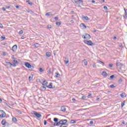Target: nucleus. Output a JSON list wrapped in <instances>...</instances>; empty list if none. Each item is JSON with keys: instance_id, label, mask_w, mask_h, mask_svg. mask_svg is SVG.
<instances>
[{"instance_id": "obj_1", "label": "nucleus", "mask_w": 127, "mask_h": 127, "mask_svg": "<svg viewBox=\"0 0 127 127\" xmlns=\"http://www.w3.org/2000/svg\"><path fill=\"white\" fill-rule=\"evenodd\" d=\"M83 42L85 44L89 45V46H94V43L91 40H84Z\"/></svg>"}, {"instance_id": "obj_2", "label": "nucleus", "mask_w": 127, "mask_h": 127, "mask_svg": "<svg viewBox=\"0 0 127 127\" xmlns=\"http://www.w3.org/2000/svg\"><path fill=\"white\" fill-rule=\"evenodd\" d=\"M6 117V114L3 110H0V118L3 119V118H5Z\"/></svg>"}, {"instance_id": "obj_3", "label": "nucleus", "mask_w": 127, "mask_h": 127, "mask_svg": "<svg viewBox=\"0 0 127 127\" xmlns=\"http://www.w3.org/2000/svg\"><path fill=\"white\" fill-rule=\"evenodd\" d=\"M61 126H66V125H68L67 124V123H68V121L67 120H61Z\"/></svg>"}, {"instance_id": "obj_4", "label": "nucleus", "mask_w": 127, "mask_h": 127, "mask_svg": "<svg viewBox=\"0 0 127 127\" xmlns=\"http://www.w3.org/2000/svg\"><path fill=\"white\" fill-rule=\"evenodd\" d=\"M116 65L117 67H119V68H122L124 66V64H122L121 62H119L118 61L116 62Z\"/></svg>"}, {"instance_id": "obj_5", "label": "nucleus", "mask_w": 127, "mask_h": 127, "mask_svg": "<svg viewBox=\"0 0 127 127\" xmlns=\"http://www.w3.org/2000/svg\"><path fill=\"white\" fill-rule=\"evenodd\" d=\"M73 2L76 4H80V3H83V0H73Z\"/></svg>"}, {"instance_id": "obj_6", "label": "nucleus", "mask_w": 127, "mask_h": 127, "mask_svg": "<svg viewBox=\"0 0 127 127\" xmlns=\"http://www.w3.org/2000/svg\"><path fill=\"white\" fill-rule=\"evenodd\" d=\"M14 56H13L11 57V59H13V62L16 64H18V62L17 61V58H14L13 57Z\"/></svg>"}, {"instance_id": "obj_7", "label": "nucleus", "mask_w": 127, "mask_h": 127, "mask_svg": "<svg viewBox=\"0 0 127 127\" xmlns=\"http://www.w3.org/2000/svg\"><path fill=\"white\" fill-rule=\"evenodd\" d=\"M34 115L36 116V117H37L38 118H41V115L36 112H34Z\"/></svg>"}, {"instance_id": "obj_8", "label": "nucleus", "mask_w": 127, "mask_h": 127, "mask_svg": "<svg viewBox=\"0 0 127 127\" xmlns=\"http://www.w3.org/2000/svg\"><path fill=\"white\" fill-rule=\"evenodd\" d=\"M85 35L86 40H89V39H90V38H91V35H90V34L85 33Z\"/></svg>"}, {"instance_id": "obj_9", "label": "nucleus", "mask_w": 127, "mask_h": 127, "mask_svg": "<svg viewBox=\"0 0 127 127\" xmlns=\"http://www.w3.org/2000/svg\"><path fill=\"white\" fill-rule=\"evenodd\" d=\"M25 66H26L27 68H30L32 67L31 64H29L28 62H26L25 63Z\"/></svg>"}, {"instance_id": "obj_10", "label": "nucleus", "mask_w": 127, "mask_h": 127, "mask_svg": "<svg viewBox=\"0 0 127 127\" xmlns=\"http://www.w3.org/2000/svg\"><path fill=\"white\" fill-rule=\"evenodd\" d=\"M53 83L52 82L50 83L49 85H47V88H49L50 89H54L53 86H52Z\"/></svg>"}, {"instance_id": "obj_11", "label": "nucleus", "mask_w": 127, "mask_h": 127, "mask_svg": "<svg viewBox=\"0 0 127 127\" xmlns=\"http://www.w3.org/2000/svg\"><path fill=\"white\" fill-rule=\"evenodd\" d=\"M17 49V45H14L12 47V50L14 52Z\"/></svg>"}, {"instance_id": "obj_12", "label": "nucleus", "mask_w": 127, "mask_h": 127, "mask_svg": "<svg viewBox=\"0 0 127 127\" xmlns=\"http://www.w3.org/2000/svg\"><path fill=\"white\" fill-rule=\"evenodd\" d=\"M80 27H82L83 29H86L87 28V26L85 25V24L82 23L80 24Z\"/></svg>"}, {"instance_id": "obj_13", "label": "nucleus", "mask_w": 127, "mask_h": 127, "mask_svg": "<svg viewBox=\"0 0 127 127\" xmlns=\"http://www.w3.org/2000/svg\"><path fill=\"white\" fill-rule=\"evenodd\" d=\"M6 124V120H5V119H3L2 121H1L2 126H5Z\"/></svg>"}, {"instance_id": "obj_14", "label": "nucleus", "mask_w": 127, "mask_h": 127, "mask_svg": "<svg viewBox=\"0 0 127 127\" xmlns=\"http://www.w3.org/2000/svg\"><path fill=\"white\" fill-rule=\"evenodd\" d=\"M43 86H47L48 85V82H47L46 80L43 81V83H42Z\"/></svg>"}, {"instance_id": "obj_15", "label": "nucleus", "mask_w": 127, "mask_h": 127, "mask_svg": "<svg viewBox=\"0 0 127 127\" xmlns=\"http://www.w3.org/2000/svg\"><path fill=\"white\" fill-rule=\"evenodd\" d=\"M120 96L121 98H126V97H127V94L126 93L123 92L122 94H120Z\"/></svg>"}, {"instance_id": "obj_16", "label": "nucleus", "mask_w": 127, "mask_h": 127, "mask_svg": "<svg viewBox=\"0 0 127 127\" xmlns=\"http://www.w3.org/2000/svg\"><path fill=\"white\" fill-rule=\"evenodd\" d=\"M55 75H56V78H61V75H60V74H59V73L58 72H56Z\"/></svg>"}, {"instance_id": "obj_17", "label": "nucleus", "mask_w": 127, "mask_h": 127, "mask_svg": "<svg viewBox=\"0 0 127 127\" xmlns=\"http://www.w3.org/2000/svg\"><path fill=\"white\" fill-rule=\"evenodd\" d=\"M46 56H47V57H51V53L49 52H47L46 54Z\"/></svg>"}, {"instance_id": "obj_18", "label": "nucleus", "mask_w": 127, "mask_h": 127, "mask_svg": "<svg viewBox=\"0 0 127 127\" xmlns=\"http://www.w3.org/2000/svg\"><path fill=\"white\" fill-rule=\"evenodd\" d=\"M61 112H65L66 111V108L65 107L62 106L61 108Z\"/></svg>"}, {"instance_id": "obj_19", "label": "nucleus", "mask_w": 127, "mask_h": 127, "mask_svg": "<svg viewBox=\"0 0 127 127\" xmlns=\"http://www.w3.org/2000/svg\"><path fill=\"white\" fill-rule=\"evenodd\" d=\"M41 90H42V91H46V87L44 86H42L41 87Z\"/></svg>"}, {"instance_id": "obj_20", "label": "nucleus", "mask_w": 127, "mask_h": 127, "mask_svg": "<svg viewBox=\"0 0 127 127\" xmlns=\"http://www.w3.org/2000/svg\"><path fill=\"white\" fill-rule=\"evenodd\" d=\"M102 76H104V77H107V76H108V74L106 71H103L102 72Z\"/></svg>"}, {"instance_id": "obj_21", "label": "nucleus", "mask_w": 127, "mask_h": 127, "mask_svg": "<svg viewBox=\"0 0 127 127\" xmlns=\"http://www.w3.org/2000/svg\"><path fill=\"white\" fill-rule=\"evenodd\" d=\"M124 10L125 12V14L123 15L124 18H127V10H126V8H124Z\"/></svg>"}, {"instance_id": "obj_22", "label": "nucleus", "mask_w": 127, "mask_h": 127, "mask_svg": "<svg viewBox=\"0 0 127 127\" xmlns=\"http://www.w3.org/2000/svg\"><path fill=\"white\" fill-rule=\"evenodd\" d=\"M12 121L13 123H16L17 122V120L16 119V118H15V117H13L12 119Z\"/></svg>"}, {"instance_id": "obj_23", "label": "nucleus", "mask_w": 127, "mask_h": 127, "mask_svg": "<svg viewBox=\"0 0 127 127\" xmlns=\"http://www.w3.org/2000/svg\"><path fill=\"white\" fill-rule=\"evenodd\" d=\"M33 46H34V47H36V48H37V47L39 46V44L36 43L34 44Z\"/></svg>"}, {"instance_id": "obj_24", "label": "nucleus", "mask_w": 127, "mask_h": 127, "mask_svg": "<svg viewBox=\"0 0 127 127\" xmlns=\"http://www.w3.org/2000/svg\"><path fill=\"white\" fill-rule=\"evenodd\" d=\"M83 64H84V65L85 66H86V65H87L88 62H87V61L86 60H84L83 61Z\"/></svg>"}, {"instance_id": "obj_25", "label": "nucleus", "mask_w": 127, "mask_h": 127, "mask_svg": "<svg viewBox=\"0 0 127 127\" xmlns=\"http://www.w3.org/2000/svg\"><path fill=\"white\" fill-rule=\"evenodd\" d=\"M76 121H77L76 120H72L70 121V123L71 124H76Z\"/></svg>"}, {"instance_id": "obj_26", "label": "nucleus", "mask_w": 127, "mask_h": 127, "mask_svg": "<svg viewBox=\"0 0 127 127\" xmlns=\"http://www.w3.org/2000/svg\"><path fill=\"white\" fill-rule=\"evenodd\" d=\"M125 104H126V101H124L122 102L121 108H124V106H125Z\"/></svg>"}, {"instance_id": "obj_27", "label": "nucleus", "mask_w": 127, "mask_h": 127, "mask_svg": "<svg viewBox=\"0 0 127 127\" xmlns=\"http://www.w3.org/2000/svg\"><path fill=\"white\" fill-rule=\"evenodd\" d=\"M5 63H6V64H7L8 65H9L10 67H11V66H12V64H11L10 62H7Z\"/></svg>"}, {"instance_id": "obj_28", "label": "nucleus", "mask_w": 127, "mask_h": 127, "mask_svg": "<svg viewBox=\"0 0 127 127\" xmlns=\"http://www.w3.org/2000/svg\"><path fill=\"white\" fill-rule=\"evenodd\" d=\"M83 18H84L85 20H89V17H88V16H83Z\"/></svg>"}, {"instance_id": "obj_29", "label": "nucleus", "mask_w": 127, "mask_h": 127, "mask_svg": "<svg viewBox=\"0 0 127 127\" xmlns=\"http://www.w3.org/2000/svg\"><path fill=\"white\" fill-rule=\"evenodd\" d=\"M46 16H49L50 15H52V14H51V12H47L46 14Z\"/></svg>"}, {"instance_id": "obj_30", "label": "nucleus", "mask_w": 127, "mask_h": 127, "mask_svg": "<svg viewBox=\"0 0 127 127\" xmlns=\"http://www.w3.org/2000/svg\"><path fill=\"white\" fill-rule=\"evenodd\" d=\"M26 2H28V4H29L30 5H32V4H33V3L30 2V0L26 1Z\"/></svg>"}, {"instance_id": "obj_31", "label": "nucleus", "mask_w": 127, "mask_h": 127, "mask_svg": "<svg viewBox=\"0 0 127 127\" xmlns=\"http://www.w3.org/2000/svg\"><path fill=\"white\" fill-rule=\"evenodd\" d=\"M54 122H55V123H57L58 122V118H54Z\"/></svg>"}, {"instance_id": "obj_32", "label": "nucleus", "mask_w": 127, "mask_h": 127, "mask_svg": "<svg viewBox=\"0 0 127 127\" xmlns=\"http://www.w3.org/2000/svg\"><path fill=\"white\" fill-rule=\"evenodd\" d=\"M43 71H44V70H43V68H42V67L39 68V72H41V73H42Z\"/></svg>"}, {"instance_id": "obj_33", "label": "nucleus", "mask_w": 127, "mask_h": 127, "mask_svg": "<svg viewBox=\"0 0 127 127\" xmlns=\"http://www.w3.org/2000/svg\"><path fill=\"white\" fill-rule=\"evenodd\" d=\"M0 39H1V40H4V39H5V37H4V36H1L0 37Z\"/></svg>"}, {"instance_id": "obj_34", "label": "nucleus", "mask_w": 127, "mask_h": 127, "mask_svg": "<svg viewBox=\"0 0 127 127\" xmlns=\"http://www.w3.org/2000/svg\"><path fill=\"white\" fill-rule=\"evenodd\" d=\"M57 125H58V126H60V125L61 126V120H60V121L59 122H57Z\"/></svg>"}, {"instance_id": "obj_35", "label": "nucleus", "mask_w": 127, "mask_h": 127, "mask_svg": "<svg viewBox=\"0 0 127 127\" xmlns=\"http://www.w3.org/2000/svg\"><path fill=\"white\" fill-rule=\"evenodd\" d=\"M110 88H116V86L114 84H111L110 85Z\"/></svg>"}, {"instance_id": "obj_36", "label": "nucleus", "mask_w": 127, "mask_h": 127, "mask_svg": "<svg viewBox=\"0 0 127 127\" xmlns=\"http://www.w3.org/2000/svg\"><path fill=\"white\" fill-rule=\"evenodd\" d=\"M60 127H68V125H61Z\"/></svg>"}, {"instance_id": "obj_37", "label": "nucleus", "mask_w": 127, "mask_h": 127, "mask_svg": "<svg viewBox=\"0 0 127 127\" xmlns=\"http://www.w3.org/2000/svg\"><path fill=\"white\" fill-rule=\"evenodd\" d=\"M33 78V77L32 76H29V81H32Z\"/></svg>"}, {"instance_id": "obj_38", "label": "nucleus", "mask_w": 127, "mask_h": 127, "mask_svg": "<svg viewBox=\"0 0 127 127\" xmlns=\"http://www.w3.org/2000/svg\"><path fill=\"white\" fill-rule=\"evenodd\" d=\"M51 27H52L51 25H48L47 26V28H48V29H50V28H51Z\"/></svg>"}, {"instance_id": "obj_39", "label": "nucleus", "mask_w": 127, "mask_h": 127, "mask_svg": "<svg viewBox=\"0 0 127 127\" xmlns=\"http://www.w3.org/2000/svg\"><path fill=\"white\" fill-rule=\"evenodd\" d=\"M103 8L105 10H108V7H107V6H104Z\"/></svg>"}, {"instance_id": "obj_40", "label": "nucleus", "mask_w": 127, "mask_h": 127, "mask_svg": "<svg viewBox=\"0 0 127 127\" xmlns=\"http://www.w3.org/2000/svg\"><path fill=\"white\" fill-rule=\"evenodd\" d=\"M44 126H46V125H47V121H46V120H44Z\"/></svg>"}, {"instance_id": "obj_41", "label": "nucleus", "mask_w": 127, "mask_h": 127, "mask_svg": "<svg viewBox=\"0 0 127 127\" xmlns=\"http://www.w3.org/2000/svg\"><path fill=\"white\" fill-rule=\"evenodd\" d=\"M110 79H114L115 78V75H112L110 76Z\"/></svg>"}, {"instance_id": "obj_42", "label": "nucleus", "mask_w": 127, "mask_h": 127, "mask_svg": "<svg viewBox=\"0 0 127 127\" xmlns=\"http://www.w3.org/2000/svg\"><path fill=\"white\" fill-rule=\"evenodd\" d=\"M122 82H123V80H122V79H120L118 80V83H119V84H121V83H122Z\"/></svg>"}, {"instance_id": "obj_43", "label": "nucleus", "mask_w": 127, "mask_h": 127, "mask_svg": "<svg viewBox=\"0 0 127 127\" xmlns=\"http://www.w3.org/2000/svg\"><path fill=\"white\" fill-rule=\"evenodd\" d=\"M48 73L49 74H51V68H50L49 70H48Z\"/></svg>"}, {"instance_id": "obj_44", "label": "nucleus", "mask_w": 127, "mask_h": 127, "mask_svg": "<svg viewBox=\"0 0 127 127\" xmlns=\"http://www.w3.org/2000/svg\"><path fill=\"white\" fill-rule=\"evenodd\" d=\"M89 124L90 125H93L94 124V122H93V121H91L90 122H89Z\"/></svg>"}, {"instance_id": "obj_45", "label": "nucleus", "mask_w": 127, "mask_h": 127, "mask_svg": "<svg viewBox=\"0 0 127 127\" xmlns=\"http://www.w3.org/2000/svg\"><path fill=\"white\" fill-rule=\"evenodd\" d=\"M19 34H22L23 33V31L20 30V31L19 32Z\"/></svg>"}, {"instance_id": "obj_46", "label": "nucleus", "mask_w": 127, "mask_h": 127, "mask_svg": "<svg viewBox=\"0 0 127 127\" xmlns=\"http://www.w3.org/2000/svg\"><path fill=\"white\" fill-rule=\"evenodd\" d=\"M57 122H56V123H54V127H57V126H58V125H57Z\"/></svg>"}, {"instance_id": "obj_47", "label": "nucleus", "mask_w": 127, "mask_h": 127, "mask_svg": "<svg viewBox=\"0 0 127 127\" xmlns=\"http://www.w3.org/2000/svg\"><path fill=\"white\" fill-rule=\"evenodd\" d=\"M60 24H61V23H60V22H56V25H60Z\"/></svg>"}, {"instance_id": "obj_48", "label": "nucleus", "mask_w": 127, "mask_h": 127, "mask_svg": "<svg viewBox=\"0 0 127 127\" xmlns=\"http://www.w3.org/2000/svg\"><path fill=\"white\" fill-rule=\"evenodd\" d=\"M6 9L4 8V7H2V10H3V11H5Z\"/></svg>"}, {"instance_id": "obj_49", "label": "nucleus", "mask_w": 127, "mask_h": 127, "mask_svg": "<svg viewBox=\"0 0 127 127\" xmlns=\"http://www.w3.org/2000/svg\"><path fill=\"white\" fill-rule=\"evenodd\" d=\"M5 8H6V9H8V8H10V6H5Z\"/></svg>"}, {"instance_id": "obj_50", "label": "nucleus", "mask_w": 127, "mask_h": 127, "mask_svg": "<svg viewBox=\"0 0 127 127\" xmlns=\"http://www.w3.org/2000/svg\"><path fill=\"white\" fill-rule=\"evenodd\" d=\"M82 38H83L84 39H86V36L85 35V34H84V35H82Z\"/></svg>"}, {"instance_id": "obj_51", "label": "nucleus", "mask_w": 127, "mask_h": 127, "mask_svg": "<svg viewBox=\"0 0 127 127\" xmlns=\"http://www.w3.org/2000/svg\"><path fill=\"white\" fill-rule=\"evenodd\" d=\"M82 100H86V97L85 96H83L82 97Z\"/></svg>"}, {"instance_id": "obj_52", "label": "nucleus", "mask_w": 127, "mask_h": 127, "mask_svg": "<svg viewBox=\"0 0 127 127\" xmlns=\"http://www.w3.org/2000/svg\"><path fill=\"white\" fill-rule=\"evenodd\" d=\"M0 28H3V26L2 25V24H0Z\"/></svg>"}, {"instance_id": "obj_53", "label": "nucleus", "mask_w": 127, "mask_h": 127, "mask_svg": "<svg viewBox=\"0 0 127 127\" xmlns=\"http://www.w3.org/2000/svg\"><path fill=\"white\" fill-rule=\"evenodd\" d=\"M54 19H55V20H58V19H59V18L58 17H56L54 18Z\"/></svg>"}, {"instance_id": "obj_54", "label": "nucleus", "mask_w": 127, "mask_h": 127, "mask_svg": "<svg viewBox=\"0 0 127 127\" xmlns=\"http://www.w3.org/2000/svg\"><path fill=\"white\" fill-rule=\"evenodd\" d=\"M12 66H13V67H16V64L15 63H14L13 64H12Z\"/></svg>"}, {"instance_id": "obj_55", "label": "nucleus", "mask_w": 127, "mask_h": 127, "mask_svg": "<svg viewBox=\"0 0 127 127\" xmlns=\"http://www.w3.org/2000/svg\"><path fill=\"white\" fill-rule=\"evenodd\" d=\"M99 62H100V63H102L103 64V66H104V65H105V63L104 62H103L101 61H99Z\"/></svg>"}, {"instance_id": "obj_56", "label": "nucleus", "mask_w": 127, "mask_h": 127, "mask_svg": "<svg viewBox=\"0 0 127 127\" xmlns=\"http://www.w3.org/2000/svg\"><path fill=\"white\" fill-rule=\"evenodd\" d=\"M113 65L114 64H109V67H113Z\"/></svg>"}, {"instance_id": "obj_57", "label": "nucleus", "mask_w": 127, "mask_h": 127, "mask_svg": "<svg viewBox=\"0 0 127 127\" xmlns=\"http://www.w3.org/2000/svg\"><path fill=\"white\" fill-rule=\"evenodd\" d=\"M65 64L67 65V64H68V63H69V61H65Z\"/></svg>"}, {"instance_id": "obj_58", "label": "nucleus", "mask_w": 127, "mask_h": 127, "mask_svg": "<svg viewBox=\"0 0 127 127\" xmlns=\"http://www.w3.org/2000/svg\"><path fill=\"white\" fill-rule=\"evenodd\" d=\"M91 2H92V3H95V2H96V1L93 0L91 1Z\"/></svg>"}, {"instance_id": "obj_59", "label": "nucleus", "mask_w": 127, "mask_h": 127, "mask_svg": "<svg viewBox=\"0 0 127 127\" xmlns=\"http://www.w3.org/2000/svg\"><path fill=\"white\" fill-rule=\"evenodd\" d=\"M122 125H126V123L125 122V121H123V122H122Z\"/></svg>"}, {"instance_id": "obj_60", "label": "nucleus", "mask_w": 127, "mask_h": 127, "mask_svg": "<svg viewBox=\"0 0 127 127\" xmlns=\"http://www.w3.org/2000/svg\"><path fill=\"white\" fill-rule=\"evenodd\" d=\"M5 55H6V54L5 53V52L3 53V56H5Z\"/></svg>"}, {"instance_id": "obj_61", "label": "nucleus", "mask_w": 127, "mask_h": 127, "mask_svg": "<svg viewBox=\"0 0 127 127\" xmlns=\"http://www.w3.org/2000/svg\"><path fill=\"white\" fill-rule=\"evenodd\" d=\"M70 22L71 23H74V20H70Z\"/></svg>"}, {"instance_id": "obj_62", "label": "nucleus", "mask_w": 127, "mask_h": 127, "mask_svg": "<svg viewBox=\"0 0 127 127\" xmlns=\"http://www.w3.org/2000/svg\"><path fill=\"white\" fill-rule=\"evenodd\" d=\"M100 100V98L97 97L96 98V101H99Z\"/></svg>"}, {"instance_id": "obj_63", "label": "nucleus", "mask_w": 127, "mask_h": 127, "mask_svg": "<svg viewBox=\"0 0 127 127\" xmlns=\"http://www.w3.org/2000/svg\"><path fill=\"white\" fill-rule=\"evenodd\" d=\"M101 2H105V0H100Z\"/></svg>"}, {"instance_id": "obj_64", "label": "nucleus", "mask_w": 127, "mask_h": 127, "mask_svg": "<svg viewBox=\"0 0 127 127\" xmlns=\"http://www.w3.org/2000/svg\"><path fill=\"white\" fill-rule=\"evenodd\" d=\"M16 8H19V6L16 5Z\"/></svg>"}]
</instances>
